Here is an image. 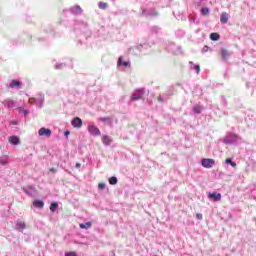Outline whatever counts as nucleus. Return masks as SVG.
I'll return each instance as SVG.
<instances>
[{"instance_id": "nucleus-50", "label": "nucleus", "mask_w": 256, "mask_h": 256, "mask_svg": "<svg viewBox=\"0 0 256 256\" xmlns=\"http://www.w3.org/2000/svg\"><path fill=\"white\" fill-rule=\"evenodd\" d=\"M13 125H17V121H14V122H13Z\"/></svg>"}, {"instance_id": "nucleus-16", "label": "nucleus", "mask_w": 256, "mask_h": 256, "mask_svg": "<svg viewBox=\"0 0 256 256\" xmlns=\"http://www.w3.org/2000/svg\"><path fill=\"white\" fill-rule=\"evenodd\" d=\"M150 35H159L161 33V27L159 26H152L149 28Z\"/></svg>"}, {"instance_id": "nucleus-45", "label": "nucleus", "mask_w": 256, "mask_h": 256, "mask_svg": "<svg viewBox=\"0 0 256 256\" xmlns=\"http://www.w3.org/2000/svg\"><path fill=\"white\" fill-rule=\"evenodd\" d=\"M75 167L76 169H81V163H76Z\"/></svg>"}, {"instance_id": "nucleus-23", "label": "nucleus", "mask_w": 256, "mask_h": 256, "mask_svg": "<svg viewBox=\"0 0 256 256\" xmlns=\"http://www.w3.org/2000/svg\"><path fill=\"white\" fill-rule=\"evenodd\" d=\"M8 163H9V156L4 155L0 157V165L5 167V165H8Z\"/></svg>"}, {"instance_id": "nucleus-20", "label": "nucleus", "mask_w": 256, "mask_h": 256, "mask_svg": "<svg viewBox=\"0 0 256 256\" xmlns=\"http://www.w3.org/2000/svg\"><path fill=\"white\" fill-rule=\"evenodd\" d=\"M189 65H190V69H194V71H196L197 75H199V73L201 71V66H199V64L193 63V61H190Z\"/></svg>"}, {"instance_id": "nucleus-15", "label": "nucleus", "mask_w": 256, "mask_h": 256, "mask_svg": "<svg viewBox=\"0 0 256 256\" xmlns=\"http://www.w3.org/2000/svg\"><path fill=\"white\" fill-rule=\"evenodd\" d=\"M102 143L105 145V147H109L111 143H113V139L109 137L108 135H103L102 136Z\"/></svg>"}, {"instance_id": "nucleus-33", "label": "nucleus", "mask_w": 256, "mask_h": 256, "mask_svg": "<svg viewBox=\"0 0 256 256\" xmlns=\"http://www.w3.org/2000/svg\"><path fill=\"white\" fill-rule=\"evenodd\" d=\"M118 181L119 180L115 176H112V177L109 178V184L110 185H117Z\"/></svg>"}, {"instance_id": "nucleus-39", "label": "nucleus", "mask_w": 256, "mask_h": 256, "mask_svg": "<svg viewBox=\"0 0 256 256\" xmlns=\"http://www.w3.org/2000/svg\"><path fill=\"white\" fill-rule=\"evenodd\" d=\"M65 256H77V253H75V252H66Z\"/></svg>"}, {"instance_id": "nucleus-48", "label": "nucleus", "mask_w": 256, "mask_h": 256, "mask_svg": "<svg viewBox=\"0 0 256 256\" xmlns=\"http://www.w3.org/2000/svg\"><path fill=\"white\" fill-rule=\"evenodd\" d=\"M53 36H54L53 31H50L49 37H53Z\"/></svg>"}, {"instance_id": "nucleus-17", "label": "nucleus", "mask_w": 256, "mask_h": 256, "mask_svg": "<svg viewBox=\"0 0 256 256\" xmlns=\"http://www.w3.org/2000/svg\"><path fill=\"white\" fill-rule=\"evenodd\" d=\"M99 121H102V123H106V125H109V127H113V118L111 117H103L99 118Z\"/></svg>"}, {"instance_id": "nucleus-30", "label": "nucleus", "mask_w": 256, "mask_h": 256, "mask_svg": "<svg viewBox=\"0 0 256 256\" xmlns=\"http://www.w3.org/2000/svg\"><path fill=\"white\" fill-rule=\"evenodd\" d=\"M202 107L199 105H196L193 107V112L195 113V115H200L201 111H202Z\"/></svg>"}, {"instance_id": "nucleus-35", "label": "nucleus", "mask_w": 256, "mask_h": 256, "mask_svg": "<svg viewBox=\"0 0 256 256\" xmlns=\"http://www.w3.org/2000/svg\"><path fill=\"white\" fill-rule=\"evenodd\" d=\"M19 113H23L24 117H27L29 115V110L24 109L23 107H18Z\"/></svg>"}, {"instance_id": "nucleus-3", "label": "nucleus", "mask_w": 256, "mask_h": 256, "mask_svg": "<svg viewBox=\"0 0 256 256\" xmlns=\"http://www.w3.org/2000/svg\"><path fill=\"white\" fill-rule=\"evenodd\" d=\"M88 132L90 135H93V137H99V135H101V130L93 123L88 124Z\"/></svg>"}, {"instance_id": "nucleus-2", "label": "nucleus", "mask_w": 256, "mask_h": 256, "mask_svg": "<svg viewBox=\"0 0 256 256\" xmlns=\"http://www.w3.org/2000/svg\"><path fill=\"white\" fill-rule=\"evenodd\" d=\"M145 95V90L143 88L135 90L131 95V101H139L143 99Z\"/></svg>"}, {"instance_id": "nucleus-9", "label": "nucleus", "mask_w": 256, "mask_h": 256, "mask_svg": "<svg viewBox=\"0 0 256 256\" xmlns=\"http://www.w3.org/2000/svg\"><path fill=\"white\" fill-rule=\"evenodd\" d=\"M142 15H143L144 17H157V16L159 15V13H157V12L155 11V9H149V10L143 9V10H142Z\"/></svg>"}, {"instance_id": "nucleus-34", "label": "nucleus", "mask_w": 256, "mask_h": 256, "mask_svg": "<svg viewBox=\"0 0 256 256\" xmlns=\"http://www.w3.org/2000/svg\"><path fill=\"white\" fill-rule=\"evenodd\" d=\"M174 53L175 55H183V48L181 46H177Z\"/></svg>"}, {"instance_id": "nucleus-27", "label": "nucleus", "mask_w": 256, "mask_h": 256, "mask_svg": "<svg viewBox=\"0 0 256 256\" xmlns=\"http://www.w3.org/2000/svg\"><path fill=\"white\" fill-rule=\"evenodd\" d=\"M175 35H176V37H178L179 39H181V38L185 37V31L179 29V30H177V31L175 32Z\"/></svg>"}, {"instance_id": "nucleus-13", "label": "nucleus", "mask_w": 256, "mask_h": 256, "mask_svg": "<svg viewBox=\"0 0 256 256\" xmlns=\"http://www.w3.org/2000/svg\"><path fill=\"white\" fill-rule=\"evenodd\" d=\"M23 191L29 197H33V195H35V187L34 186H26L23 188Z\"/></svg>"}, {"instance_id": "nucleus-29", "label": "nucleus", "mask_w": 256, "mask_h": 256, "mask_svg": "<svg viewBox=\"0 0 256 256\" xmlns=\"http://www.w3.org/2000/svg\"><path fill=\"white\" fill-rule=\"evenodd\" d=\"M43 103H44V99L43 98H38L35 99V104L37 107H39L41 109V107H43Z\"/></svg>"}, {"instance_id": "nucleus-36", "label": "nucleus", "mask_w": 256, "mask_h": 256, "mask_svg": "<svg viewBox=\"0 0 256 256\" xmlns=\"http://www.w3.org/2000/svg\"><path fill=\"white\" fill-rule=\"evenodd\" d=\"M77 29L83 30L87 29V23L86 22H80L79 27H76Z\"/></svg>"}, {"instance_id": "nucleus-41", "label": "nucleus", "mask_w": 256, "mask_h": 256, "mask_svg": "<svg viewBox=\"0 0 256 256\" xmlns=\"http://www.w3.org/2000/svg\"><path fill=\"white\" fill-rule=\"evenodd\" d=\"M196 219L201 221V219H203V214H201V213L196 214Z\"/></svg>"}, {"instance_id": "nucleus-47", "label": "nucleus", "mask_w": 256, "mask_h": 256, "mask_svg": "<svg viewBox=\"0 0 256 256\" xmlns=\"http://www.w3.org/2000/svg\"><path fill=\"white\" fill-rule=\"evenodd\" d=\"M191 23H195V18H190Z\"/></svg>"}, {"instance_id": "nucleus-26", "label": "nucleus", "mask_w": 256, "mask_h": 256, "mask_svg": "<svg viewBox=\"0 0 256 256\" xmlns=\"http://www.w3.org/2000/svg\"><path fill=\"white\" fill-rule=\"evenodd\" d=\"M57 207H59V203L57 202H52L50 204V211H52V213H55V211H57Z\"/></svg>"}, {"instance_id": "nucleus-37", "label": "nucleus", "mask_w": 256, "mask_h": 256, "mask_svg": "<svg viewBox=\"0 0 256 256\" xmlns=\"http://www.w3.org/2000/svg\"><path fill=\"white\" fill-rule=\"evenodd\" d=\"M98 6H99V9H107V3L105 2H99Z\"/></svg>"}, {"instance_id": "nucleus-25", "label": "nucleus", "mask_w": 256, "mask_h": 256, "mask_svg": "<svg viewBox=\"0 0 256 256\" xmlns=\"http://www.w3.org/2000/svg\"><path fill=\"white\" fill-rule=\"evenodd\" d=\"M225 163H226V165H231V167H234V168L237 167V163L234 162L233 159H231V158H227L225 160Z\"/></svg>"}, {"instance_id": "nucleus-4", "label": "nucleus", "mask_w": 256, "mask_h": 256, "mask_svg": "<svg viewBox=\"0 0 256 256\" xmlns=\"http://www.w3.org/2000/svg\"><path fill=\"white\" fill-rule=\"evenodd\" d=\"M202 167H205V169H211L213 165H215V160L211 158H203L201 161Z\"/></svg>"}, {"instance_id": "nucleus-5", "label": "nucleus", "mask_w": 256, "mask_h": 256, "mask_svg": "<svg viewBox=\"0 0 256 256\" xmlns=\"http://www.w3.org/2000/svg\"><path fill=\"white\" fill-rule=\"evenodd\" d=\"M72 15H83V9L79 5L70 7L68 10Z\"/></svg>"}, {"instance_id": "nucleus-22", "label": "nucleus", "mask_w": 256, "mask_h": 256, "mask_svg": "<svg viewBox=\"0 0 256 256\" xmlns=\"http://www.w3.org/2000/svg\"><path fill=\"white\" fill-rule=\"evenodd\" d=\"M33 205L37 208V209H43V207H45V202L43 200H34L33 201Z\"/></svg>"}, {"instance_id": "nucleus-24", "label": "nucleus", "mask_w": 256, "mask_h": 256, "mask_svg": "<svg viewBox=\"0 0 256 256\" xmlns=\"http://www.w3.org/2000/svg\"><path fill=\"white\" fill-rule=\"evenodd\" d=\"M9 143H11V145H19L20 140L17 136H11L9 138Z\"/></svg>"}, {"instance_id": "nucleus-18", "label": "nucleus", "mask_w": 256, "mask_h": 256, "mask_svg": "<svg viewBox=\"0 0 256 256\" xmlns=\"http://www.w3.org/2000/svg\"><path fill=\"white\" fill-rule=\"evenodd\" d=\"M209 199H213L214 201H221V193L213 192L208 194Z\"/></svg>"}, {"instance_id": "nucleus-31", "label": "nucleus", "mask_w": 256, "mask_h": 256, "mask_svg": "<svg viewBox=\"0 0 256 256\" xmlns=\"http://www.w3.org/2000/svg\"><path fill=\"white\" fill-rule=\"evenodd\" d=\"M91 222L81 223L80 229H91Z\"/></svg>"}, {"instance_id": "nucleus-10", "label": "nucleus", "mask_w": 256, "mask_h": 256, "mask_svg": "<svg viewBox=\"0 0 256 256\" xmlns=\"http://www.w3.org/2000/svg\"><path fill=\"white\" fill-rule=\"evenodd\" d=\"M71 125L75 129H81V127H83V120H81V118L79 117H75L74 119H72Z\"/></svg>"}, {"instance_id": "nucleus-7", "label": "nucleus", "mask_w": 256, "mask_h": 256, "mask_svg": "<svg viewBox=\"0 0 256 256\" xmlns=\"http://www.w3.org/2000/svg\"><path fill=\"white\" fill-rule=\"evenodd\" d=\"M15 229L16 231H19V233H23V231L27 229V224L21 220H17L15 222Z\"/></svg>"}, {"instance_id": "nucleus-6", "label": "nucleus", "mask_w": 256, "mask_h": 256, "mask_svg": "<svg viewBox=\"0 0 256 256\" xmlns=\"http://www.w3.org/2000/svg\"><path fill=\"white\" fill-rule=\"evenodd\" d=\"M8 87L9 89H23V82L14 79L9 83Z\"/></svg>"}, {"instance_id": "nucleus-40", "label": "nucleus", "mask_w": 256, "mask_h": 256, "mask_svg": "<svg viewBox=\"0 0 256 256\" xmlns=\"http://www.w3.org/2000/svg\"><path fill=\"white\" fill-rule=\"evenodd\" d=\"M222 105L223 107H227V100H225L224 96H222Z\"/></svg>"}, {"instance_id": "nucleus-19", "label": "nucleus", "mask_w": 256, "mask_h": 256, "mask_svg": "<svg viewBox=\"0 0 256 256\" xmlns=\"http://www.w3.org/2000/svg\"><path fill=\"white\" fill-rule=\"evenodd\" d=\"M220 22L225 25L229 22V15L227 14V12H224L221 14L220 16Z\"/></svg>"}, {"instance_id": "nucleus-14", "label": "nucleus", "mask_w": 256, "mask_h": 256, "mask_svg": "<svg viewBox=\"0 0 256 256\" xmlns=\"http://www.w3.org/2000/svg\"><path fill=\"white\" fill-rule=\"evenodd\" d=\"M220 55L223 59V61H227V59H229V57H231V52H229V50L222 48L220 50Z\"/></svg>"}, {"instance_id": "nucleus-1", "label": "nucleus", "mask_w": 256, "mask_h": 256, "mask_svg": "<svg viewBox=\"0 0 256 256\" xmlns=\"http://www.w3.org/2000/svg\"><path fill=\"white\" fill-rule=\"evenodd\" d=\"M223 143L225 145H237V143H241V138L235 133H228L224 137Z\"/></svg>"}, {"instance_id": "nucleus-11", "label": "nucleus", "mask_w": 256, "mask_h": 256, "mask_svg": "<svg viewBox=\"0 0 256 256\" xmlns=\"http://www.w3.org/2000/svg\"><path fill=\"white\" fill-rule=\"evenodd\" d=\"M2 104L4 105V107H6L7 109H13L14 107H16L17 105V102H15L14 100L12 99H5Z\"/></svg>"}, {"instance_id": "nucleus-8", "label": "nucleus", "mask_w": 256, "mask_h": 256, "mask_svg": "<svg viewBox=\"0 0 256 256\" xmlns=\"http://www.w3.org/2000/svg\"><path fill=\"white\" fill-rule=\"evenodd\" d=\"M117 67H124L125 69L131 68V61H123V56L118 58Z\"/></svg>"}, {"instance_id": "nucleus-43", "label": "nucleus", "mask_w": 256, "mask_h": 256, "mask_svg": "<svg viewBox=\"0 0 256 256\" xmlns=\"http://www.w3.org/2000/svg\"><path fill=\"white\" fill-rule=\"evenodd\" d=\"M98 188L99 189H104L105 188V183H99Z\"/></svg>"}, {"instance_id": "nucleus-49", "label": "nucleus", "mask_w": 256, "mask_h": 256, "mask_svg": "<svg viewBox=\"0 0 256 256\" xmlns=\"http://www.w3.org/2000/svg\"><path fill=\"white\" fill-rule=\"evenodd\" d=\"M50 171H51L52 173H55V168H51Z\"/></svg>"}, {"instance_id": "nucleus-12", "label": "nucleus", "mask_w": 256, "mask_h": 256, "mask_svg": "<svg viewBox=\"0 0 256 256\" xmlns=\"http://www.w3.org/2000/svg\"><path fill=\"white\" fill-rule=\"evenodd\" d=\"M51 133H52L51 129L45 128V127L40 128L38 131V135L40 137H51Z\"/></svg>"}, {"instance_id": "nucleus-21", "label": "nucleus", "mask_w": 256, "mask_h": 256, "mask_svg": "<svg viewBox=\"0 0 256 256\" xmlns=\"http://www.w3.org/2000/svg\"><path fill=\"white\" fill-rule=\"evenodd\" d=\"M171 95H173V90L167 91L164 94V96H159L158 101H160V102L167 101V97H171Z\"/></svg>"}, {"instance_id": "nucleus-42", "label": "nucleus", "mask_w": 256, "mask_h": 256, "mask_svg": "<svg viewBox=\"0 0 256 256\" xmlns=\"http://www.w3.org/2000/svg\"><path fill=\"white\" fill-rule=\"evenodd\" d=\"M209 51V46H204L202 52L207 53Z\"/></svg>"}, {"instance_id": "nucleus-28", "label": "nucleus", "mask_w": 256, "mask_h": 256, "mask_svg": "<svg viewBox=\"0 0 256 256\" xmlns=\"http://www.w3.org/2000/svg\"><path fill=\"white\" fill-rule=\"evenodd\" d=\"M65 67H67L66 63H56L54 66V68L57 70L65 69Z\"/></svg>"}, {"instance_id": "nucleus-44", "label": "nucleus", "mask_w": 256, "mask_h": 256, "mask_svg": "<svg viewBox=\"0 0 256 256\" xmlns=\"http://www.w3.org/2000/svg\"><path fill=\"white\" fill-rule=\"evenodd\" d=\"M135 49H138V51H141V49H143V45L136 46Z\"/></svg>"}, {"instance_id": "nucleus-38", "label": "nucleus", "mask_w": 256, "mask_h": 256, "mask_svg": "<svg viewBox=\"0 0 256 256\" xmlns=\"http://www.w3.org/2000/svg\"><path fill=\"white\" fill-rule=\"evenodd\" d=\"M209 11H210V10H209V8H207V7H206V8H202V9H201V14H202V15H209Z\"/></svg>"}, {"instance_id": "nucleus-46", "label": "nucleus", "mask_w": 256, "mask_h": 256, "mask_svg": "<svg viewBox=\"0 0 256 256\" xmlns=\"http://www.w3.org/2000/svg\"><path fill=\"white\" fill-rule=\"evenodd\" d=\"M71 132H69L68 130L64 133L65 137H69Z\"/></svg>"}, {"instance_id": "nucleus-51", "label": "nucleus", "mask_w": 256, "mask_h": 256, "mask_svg": "<svg viewBox=\"0 0 256 256\" xmlns=\"http://www.w3.org/2000/svg\"><path fill=\"white\" fill-rule=\"evenodd\" d=\"M38 41H41V38H39Z\"/></svg>"}, {"instance_id": "nucleus-32", "label": "nucleus", "mask_w": 256, "mask_h": 256, "mask_svg": "<svg viewBox=\"0 0 256 256\" xmlns=\"http://www.w3.org/2000/svg\"><path fill=\"white\" fill-rule=\"evenodd\" d=\"M210 39H211V41H219L220 36L217 33H211L210 34Z\"/></svg>"}]
</instances>
